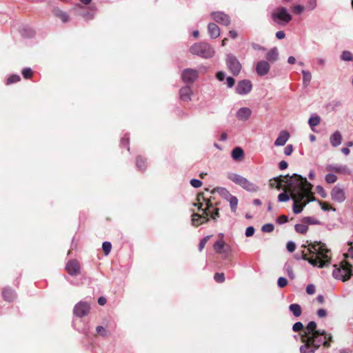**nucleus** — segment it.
<instances>
[{"instance_id":"obj_51","label":"nucleus","mask_w":353,"mask_h":353,"mask_svg":"<svg viewBox=\"0 0 353 353\" xmlns=\"http://www.w3.org/2000/svg\"><path fill=\"white\" fill-rule=\"evenodd\" d=\"M190 184L194 188H199L202 185V182L199 179H192L190 180Z\"/></svg>"},{"instance_id":"obj_21","label":"nucleus","mask_w":353,"mask_h":353,"mask_svg":"<svg viewBox=\"0 0 353 353\" xmlns=\"http://www.w3.org/2000/svg\"><path fill=\"white\" fill-rule=\"evenodd\" d=\"M290 138V134L288 132L283 130L281 131L276 141H274L275 146H283Z\"/></svg>"},{"instance_id":"obj_27","label":"nucleus","mask_w":353,"mask_h":353,"mask_svg":"<svg viewBox=\"0 0 353 353\" xmlns=\"http://www.w3.org/2000/svg\"><path fill=\"white\" fill-rule=\"evenodd\" d=\"M97 12V8L92 6L89 8V10L81 14L82 17L85 21L92 20L94 19Z\"/></svg>"},{"instance_id":"obj_55","label":"nucleus","mask_w":353,"mask_h":353,"mask_svg":"<svg viewBox=\"0 0 353 353\" xmlns=\"http://www.w3.org/2000/svg\"><path fill=\"white\" fill-rule=\"evenodd\" d=\"M274 180L275 181V182H276V184L272 183L271 185L275 186L277 189H280L281 183L283 181L281 179V176L275 177V178H274Z\"/></svg>"},{"instance_id":"obj_31","label":"nucleus","mask_w":353,"mask_h":353,"mask_svg":"<svg viewBox=\"0 0 353 353\" xmlns=\"http://www.w3.org/2000/svg\"><path fill=\"white\" fill-rule=\"evenodd\" d=\"M229 203L230 205L231 210L232 212H236L237 205H238V199L236 196L232 195L229 198L226 199Z\"/></svg>"},{"instance_id":"obj_4","label":"nucleus","mask_w":353,"mask_h":353,"mask_svg":"<svg viewBox=\"0 0 353 353\" xmlns=\"http://www.w3.org/2000/svg\"><path fill=\"white\" fill-rule=\"evenodd\" d=\"M190 52L194 55L204 59L212 58L215 54L214 48L207 42H199L193 44L190 48Z\"/></svg>"},{"instance_id":"obj_40","label":"nucleus","mask_w":353,"mask_h":353,"mask_svg":"<svg viewBox=\"0 0 353 353\" xmlns=\"http://www.w3.org/2000/svg\"><path fill=\"white\" fill-rule=\"evenodd\" d=\"M325 180L327 183H334L337 180V176L332 173H329L325 175Z\"/></svg>"},{"instance_id":"obj_47","label":"nucleus","mask_w":353,"mask_h":353,"mask_svg":"<svg viewBox=\"0 0 353 353\" xmlns=\"http://www.w3.org/2000/svg\"><path fill=\"white\" fill-rule=\"evenodd\" d=\"M96 332L97 334L102 336H107V331L106 329L103 326H97L96 327Z\"/></svg>"},{"instance_id":"obj_5","label":"nucleus","mask_w":353,"mask_h":353,"mask_svg":"<svg viewBox=\"0 0 353 353\" xmlns=\"http://www.w3.org/2000/svg\"><path fill=\"white\" fill-rule=\"evenodd\" d=\"M352 274V268L349 263L342 261L339 264L334 265L332 276L335 279L346 281L350 279Z\"/></svg>"},{"instance_id":"obj_25","label":"nucleus","mask_w":353,"mask_h":353,"mask_svg":"<svg viewBox=\"0 0 353 353\" xmlns=\"http://www.w3.org/2000/svg\"><path fill=\"white\" fill-rule=\"evenodd\" d=\"M265 58L267 61L274 63L279 59V51L276 48H272L266 54Z\"/></svg>"},{"instance_id":"obj_2","label":"nucleus","mask_w":353,"mask_h":353,"mask_svg":"<svg viewBox=\"0 0 353 353\" xmlns=\"http://www.w3.org/2000/svg\"><path fill=\"white\" fill-rule=\"evenodd\" d=\"M316 327L313 321L307 323L302 336L303 344L299 347L300 353H315L321 346L325 348L331 346L332 334L325 330H316Z\"/></svg>"},{"instance_id":"obj_45","label":"nucleus","mask_w":353,"mask_h":353,"mask_svg":"<svg viewBox=\"0 0 353 353\" xmlns=\"http://www.w3.org/2000/svg\"><path fill=\"white\" fill-rule=\"evenodd\" d=\"M288 284V281L286 278L280 276L277 280V285L279 288H282L286 286Z\"/></svg>"},{"instance_id":"obj_20","label":"nucleus","mask_w":353,"mask_h":353,"mask_svg":"<svg viewBox=\"0 0 353 353\" xmlns=\"http://www.w3.org/2000/svg\"><path fill=\"white\" fill-rule=\"evenodd\" d=\"M208 216L206 214H199L197 213H194L192 215V224L194 226L199 225L200 224H203L207 223L209 221Z\"/></svg>"},{"instance_id":"obj_8","label":"nucleus","mask_w":353,"mask_h":353,"mask_svg":"<svg viewBox=\"0 0 353 353\" xmlns=\"http://www.w3.org/2000/svg\"><path fill=\"white\" fill-rule=\"evenodd\" d=\"M225 63L228 70L234 76H237L239 74L242 66L236 56L231 53L227 54Z\"/></svg>"},{"instance_id":"obj_56","label":"nucleus","mask_w":353,"mask_h":353,"mask_svg":"<svg viewBox=\"0 0 353 353\" xmlns=\"http://www.w3.org/2000/svg\"><path fill=\"white\" fill-rule=\"evenodd\" d=\"M32 70L30 68H23V78L28 79L32 76Z\"/></svg>"},{"instance_id":"obj_9","label":"nucleus","mask_w":353,"mask_h":353,"mask_svg":"<svg viewBox=\"0 0 353 353\" xmlns=\"http://www.w3.org/2000/svg\"><path fill=\"white\" fill-rule=\"evenodd\" d=\"M211 17L215 22L222 26H228L231 23L230 17L223 12H212Z\"/></svg>"},{"instance_id":"obj_1","label":"nucleus","mask_w":353,"mask_h":353,"mask_svg":"<svg viewBox=\"0 0 353 353\" xmlns=\"http://www.w3.org/2000/svg\"><path fill=\"white\" fill-rule=\"evenodd\" d=\"M286 183L288 186L290 194L285 191L278 196L279 202H287L290 198L293 200L292 211L294 214L301 213L309 203L314 201L312 195V184L305 177L294 173L289 176Z\"/></svg>"},{"instance_id":"obj_42","label":"nucleus","mask_w":353,"mask_h":353,"mask_svg":"<svg viewBox=\"0 0 353 353\" xmlns=\"http://www.w3.org/2000/svg\"><path fill=\"white\" fill-rule=\"evenodd\" d=\"M274 229V225L272 223H266L264 224L261 230L263 232L270 233L272 232Z\"/></svg>"},{"instance_id":"obj_11","label":"nucleus","mask_w":353,"mask_h":353,"mask_svg":"<svg viewBox=\"0 0 353 353\" xmlns=\"http://www.w3.org/2000/svg\"><path fill=\"white\" fill-rule=\"evenodd\" d=\"M252 88V83L248 79H244L238 82L236 86V92L240 95H245L250 92Z\"/></svg>"},{"instance_id":"obj_58","label":"nucleus","mask_w":353,"mask_h":353,"mask_svg":"<svg viewBox=\"0 0 353 353\" xmlns=\"http://www.w3.org/2000/svg\"><path fill=\"white\" fill-rule=\"evenodd\" d=\"M316 190H317V192L321 196V197L325 198L327 196V194L322 186H321V185L316 186Z\"/></svg>"},{"instance_id":"obj_22","label":"nucleus","mask_w":353,"mask_h":353,"mask_svg":"<svg viewBox=\"0 0 353 353\" xmlns=\"http://www.w3.org/2000/svg\"><path fill=\"white\" fill-rule=\"evenodd\" d=\"M208 31L212 39H216L220 35V28L214 23H209L208 25Z\"/></svg>"},{"instance_id":"obj_53","label":"nucleus","mask_w":353,"mask_h":353,"mask_svg":"<svg viewBox=\"0 0 353 353\" xmlns=\"http://www.w3.org/2000/svg\"><path fill=\"white\" fill-rule=\"evenodd\" d=\"M121 145L122 146H127V150L129 151L130 150V147H129V137L128 136H125L124 137H123L121 140Z\"/></svg>"},{"instance_id":"obj_57","label":"nucleus","mask_w":353,"mask_h":353,"mask_svg":"<svg viewBox=\"0 0 353 353\" xmlns=\"http://www.w3.org/2000/svg\"><path fill=\"white\" fill-rule=\"evenodd\" d=\"M285 270H286V272H287L288 276L290 279H294L295 275H294L293 269L291 266L289 265V266L286 267Z\"/></svg>"},{"instance_id":"obj_3","label":"nucleus","mask_w":353,"mask_h":353,"mask_svg":"<svg viewBox=\"0 0 353 353\" xmlns=\"http://www.w3.org/2000/svg\"><path fill=\"white\" fill-rule=\"evenodd\" d=\"M307 250L310 256L308 257L307 253L302 252L301 259L307 261L312 266L322 268L330 263V250L326 248L325 244L321 242L310 243Z\"/></svg>"},{"instance_id":"obj_44","label":"nucleus","mask_w":353,"mask_h":353,"mask_svg":"<svg viewBox=\"0 0 353 353\" xmlns=\"http://www.w3.org/2000/svg\"><path fill=\"white\" fill-rule=\"evenodd\" d=\"M219 193L221 194L225 199L232 196L230 192L225 188H221L218 190Z\"/></svg>"},{"instance_id":"obj_60","label":"nucleus","mask_w":353,"mask_h":353,"mask_svg":"<svg viewBox=\"0 0 353 353\" xmlns=\"http://www.w3.org/2000/svg\"><path fill=\"white\" fill-rule=\"evenodd\" d=\"M293 149L292 145H288L284 149V154L287 156L290 155L293 152Z\"/></svg>"},{"instance_id":"obj_50","label":"nucleus","mask_w":353,"mask_h":353,"mask_svg":"<svg viewBox=\"0 0 353 353\" xmlns=\"http://www.w3.org/2000/svg\"><path fill=\"white\" fill-rule=\"evenodd\" d=\"M303 329V325L301 322H296L292 326V330L294 332H299Z\"/></svg>"},{"instance_id":"obj_28","label":"nucleus","mask_w":353,"mask_h":353,"mask_svg":"<svg viewBox=\"0 0 353 353\" xmlns=\"http://www.w3.org/2000/svg\"><path fill=\"white\" fill-rule=\"evenodd\" d=\"M289 310L295 317H299L301 315V313H302L301 307L297 303H292V304L290 305Z\"/></svg>"},{"instance_id":"obj_6","label":"nucleus","mask_w":353,"mask_h":353,"mask_svg":"<svg viewBox=\"0 0 353 353\" xmlns=\"http://www.w3.org/2000/svg\"><path fill=\"white\" fill-rule=\"evenodd\" d=\"M228 178L232 182L240 185L242 188L248 192H257L259 190L257 185L250 182L246 178L242 176L240 174L229 172L228 174Z\"/></svg>"},{"instance_id":"obj_54","label":"nucleus","mask_w":353,"mask_h":353,"mask_svg":"<svg viewBox=\"0 0 353 353\" xmlns=\"http://www.w3.org/2000/svg\"><path fill=\"white\" fill-rule=\"evenodd\" d=\"M254 228L253 226H248L246 230L245 234L247 237L252 236L254 233Z\"/></svg>"},{"instance_id":"obj_33","label":"nucleus","mask_w":353,"mask_h":353,"mask_svg":"<svg viewBox=\"0 0 353 353\" xmlns=\"http://www.w3.org/2000/svg\"><path fill=\"white\" fill-rule=\"evenodd\" d=\"M35 31L28 26L23 27V38H32L34 36Z\"/></svg>"},{"instance_id":"obj_32","label":"nucleus","mask_w":353,"mask_h":353,"mask_svg":"<svg viewBox=\"0 0 353 353\" xmlns=\"http://www.w3.org/2000/svg\"><path fill=\"white\" fill-rule=\"evenodd\" d=\"M341 59L344 61H353V54L350 51L344 50L341 54Z\"/></svg>"},{"instance_id":"obj_12","label":"nucleus","mask_w":353,"mask_h":353,"mask_svg":"<svg viewBox=\"0 0 353 353\" xmlns=\"http://www.w3.org/2000/svg\"><path fill=\"white\" fill-rule=\"evenodd\" d=\"M198 71L192 68L184 69L181 72V79L184 83H193L198 78Z\"/></svg>"},{"instance_id":"obj_63","label":"nucleus","mask_w":353,"mask_h":353,"mask_svg":"<svg viewBox=\"0 0 353 353\" xmlns=\"http://www.w3.org/2000/svg\"><path fill=\"white\" fill-rule=\"evenodd\" d=\"M320 205H321V209L323 210V211H329L330 210H333V211H335V209L333 208L332 207H330L326 203H320Z\"/></svg>"},{"instance_id":"obj_49","label":"nucleus","mask_w":353,"mask_h":353,"mask_svg":"<svg viewBox=\"0 0 353 353\" xmlns=\"http://www.w3.org/2000/svg\"><path fill=\"white\" fill-rule=\"evenodd\" d=\"M286 248L288 252H292L296 249V244L294 241H290L287 243Z\"/></svg>"},{"instance_id":"obj_30","label":"nucleus","mask_w":353,"mask_h":353,"mask_svg":"<svg viewBox=\"0 0 353 353\" xmlns=\"http://www.w3.org/2000/svg\"><path fill=\"white\" fill-rule=\"evenodd\" d=\"M243 150L240 147H236L235 148H234L232 151V157L234 159V160H237L240 158H241L243 156Z\"/></svg>"},{"instance_id":"obj_48","label":"nucleus","mask_w":353,"mask_h":353,"mask_svg":"<svg viewBox=\"0 0 353 353\" xmlns=\"http://www.w3.org/2000/svg\"><path fill=\"white\" fill-rule=\"evenodd\" d=\"M214 280L218 283H222L225 280V276L223 273H216L214 276Z\"/></svg>"},{"instance_id":"obj_15","label":"nucleus","mask_w":353,"mask_h":353,"mask_svg":"<svg viewBox=\"0 0 353 353\" xmlns=\"http://www.w3.org/2000/svg\"><path fill=\"white\" fill-rule=\"evenodd\" d=\"M270 70V65L265 60L259 61L256 65V72L260 77L266 75Z\"/></svg>"},{"instance_id":"obj_10","label":"nucleus","mask_w":353,"mask_h":353,"mask_svg":"<svg viewBox=\"0 0 353 353\" xmlns=\"http://www.w3.org/2000/svg\"><path fill=\"white\" fill-rule=\"evenodd\" d=\"M90 304L85 301H80L77 303L73 309L74 314L77 317H83L88 314L90 312Z\"/></svg>"},{"instance_id":"obj_34","label":"nucleus","mask_w":353,"mask_h":353,"mask_svg":"<svg viewBox=\"0 0 353 353\" xmlns=\"http://www.w3.org/2000/svg\"><path fill=\"white\" fill-rule=\"evenodd\" d=\"M225 243L223 241L219 240L214 243V249L217 253H223V249L224 248Z\"/></svg>"},{"instance_id":"obj_35","label":"nucleus","mask_w":353,"mask_h":353,"mask_svg":"<svg viewBox=\"0 0 353 353\" xmlns=\"http://www.w3.org/2000/svg\"><path fill=\"white\" fill-rule=\"evenodd\" d=\"M137 167L138 169L142 171H144L145 170V160L143 157H138L137 158Z\"/></svg>"},{"instance_id":"obj_23","label":"nucleus","mask_w":353,"mask_h":353,"mask_svg":"<svg viewBox=\"0 0 353 353\" xmlns=\"http://www.w3.org/2000/svg\"><path fill=\"white\" fill-rule=\"evenodd\" d=\"M53 14L59 18L63 23H67L70 20L68 14L59 8H54L52 10Z\"/></svg>"},{"instance_id":"obj_46","label":"nucleus","mask_w":353,"mask_h":353,"mask_svg":"<svg viewBox=\"0 0 353 353\" xmlns=\"http://www.w3.org/2000/svg\"><path fill=\"white\" fill-rule=\"evenodd\" d=\"M288 221V217L285 215H281L276 220V223L279 225H282L283 223H287Z\"/></svg>"},{"instance_id":"obj_52","label":"nucleus","mask_w":353,"mask_h":353,"mask_svg":"<svg viewBox=\"0 0 353 353\" xmlns=\"http://www.w3.org/2000/svg\"><path fill=\"white\" fill-rule=\"evenodd\" d=\"M316 291V288L314 284H309L306 288V292L310 294H314Z\"/></svg>"},{"instance_id":"obj_19","label":"nucleus","mask_w":353,"mask_h":353,"mask_svg":"<svg viewBox=\"0 0 353 353\" xmlns=\"http://www.w3.org/2000/svg\"><path fill=\"white\" fill-rule=\"evenodd\" d=\"M252 114V110L249 108H241L236 112V117L240 121H247Z\"/></svg>"},{"instance_id":"obj_13","label":"nucleus","mask_w":353,"mask_h":353,"mask_svg":"<svg viewBox=\"0 0 353 353\" xmlns=\"http://www.w3.org/2000/svg\"><path fill=\"white\" fill-rule=\"evenodd\" d=\"M198 209L199 210L203 212V214H206V216H210L214 221H216L217 219L219 217V208L213 209L212 204L211 203L208 202L207 206L205 209H202V204L200 203Z\"/></svg>"},{"instance_id":"obj_18","label":"nucleus","mask_w":353,"mask_h":353,"mask_svg":"<svg viewBox=\"0 0 353 353\" xmlns=\"http://www.w3.org/2000/svg\"><path fill=\"white\" fill-rule=\"evenodd\" d=\"M192 90L188 85L182 87L179 90V97L181 100L185 102L190 101L192 100Z\"/></svg>"},{"instance_id":"obj_7","label":"nucleus","mask_w":353,"mask_h":353,"mask_svg":"<svg viewBox=\"0 0 353 353\" xmlns=\"http://www.w3.org/2000/svg\"><path fill=\"white\" fill-rule=\"evenodd\" d=\"M271 19L274 23L284 26L292 20V15L284 7H279L271 13Z\"/></svg>"},{"instance_id":"obj_39","label":"nucleus","mask_w":353,"mask_h":353,"mask_svg":"<svg viewBox=\"0 0 353 353\" xmlns=\"http://www.w3.org/2000/svg\"><path fill=\"white\" fill-rule=\"evenodd\" d=\"M102 248L105 256L108 255L112 249V244L109 241H104L102 244Z\"/></svg>"},{"instance_id":"obj_17","label":"nucleus","mask_w":353,"mask_h":353,"mask_svg":"<svg viewBox=\"0 0 353 353\" xmlns=\"http://www.w3.org/2000/svg\"><path fill=\"white\" fill-rule=\"evenodd\" d=\"M326 170L340 174H350V170L347 166L340 164H329L325 167Z\"/></svg>"},{"instance_id":"obj_29","label":"nucleus","mask_w":353,"mask_h":353,"mask_svg":"<svg viewBox=\"0 0 353 353\" xmlns=\"http://www.w3.org/2000/svg\"><path fill=\"white\" fill-rule=\"evenodd\" d=\"M301 73L303 74V84L304 86H307L312 79V74L311 72L307 70H302Z\"/></svg>"},{"instance_id":"obj_43","label":"nucleus","mask_w":353,"mask_h":353,"mask_svg":"<svg viewBox=\"0 0 353 353\" xmlns=\"http://www.w3.org/2000/svg\"><path fill=\"white\" fill-rule=\"evenodd\" d=\"M211 237V235H208V236H205V237H203L199 244V252H201L203 250V249L204 248L206 243L208 242V241L210 239Z\"/></svg>"},{"instance_id":"obj_41","label":"nucleus","mask_w":353,"mask_h":353,"mask_svg":"<svg viewBox=\"0 0 353 353\" xmlns=\"http://www.w3.org/2000/svg\"><path fill=\"white\" fill-rule=\"evenodd\" d=\"M316 0H307V4L305 6V9L310 11L313 10L316 8Z\"/></svg>"},{"instance_id":"obj_62","label":"nucleus","mask_w":353,"mask_h":353,"mask_svg":"<svg viewBox=\"0 0 353 353\" xmlns=\"http://www.w3.org/2000/svg\"><path fill=\"white\" fill-rule=\"evenodd\" d=\"M303 9L304 8L301 5H296L293 8L294 12L298 14H301L303 12Z\"/></svg>"},{"instance_id":"obj_38","label":"nucleus","mask_w":353,"mask_h":353,"mask_svg":"<svg viewBox=\"0 0 353 353\" xmlns=\"http://www.w3.org/2000/svg\"><path fill=\"white\" fill-rule=\"evenodd\" d=\"M321 122V118L319 116L311 117L309 119L308 123L310 127H314L318 125Z\"/></svg>"},{"instance_id":"obj_36","label":"nucleus","mask_w":353,"mask_h":353,"mask_svg":"<svg viewBox=\"0 0 353 353\" xmlns=\"http://www.w3.org/2000/svg\"><path fill=\"white\" fill-rule=\"evenodd\" d=\"M294 229L298 233L305 234L308 230V226L307 225L298 223L295 225Z\"/></svg>"},{"instance_id":"obj_37","label":"nucleus","mask_w":353,"mask_h":353,"mask_svg":"<svg viewBox=\"0 0 353 353\" xmlns=\"http://www.w3.org/2000/svg\"><path fill=\"white\" fill-rule=\"evenodd\" d=\"M21 80V77L19 75H17V74H12L10 75L8 79H7V81H6V84L7 85H10V84H12V83H17V82H19Z\"/></svg>"},{"instance_id":"obj_26","label":"nucleus","mask_w":353,"mask_h":353,"mask_svg":"<svg viewBox=\"0 0 353 353\" xmlns=\"http://www.w3.org/2000/svg\"><path fill=\"white\" fill-rule=\"evenodd\" d=\"M2 296L4 300L8 302L12 301L16 298L14 291L10 288H6L3 289Z\"/></svg>"},{"instance_id":"obj_64","label":"nucleus","mask_w":353,"mask_h":353,"mask_svg":"<svg viewBox=\"0 0 353 353\" xmlns=\"http://www.w3.org/2000/svg\"><path fill=\"white\" fill-rule=\"evenodd\" d=\"M316 314L319 317L323 318L327 316V311L325 309L321 308L317 310Z\"/></svg>"},{"instance_id":"obj_59","label":"nucleus","mask_w":353,"mask_h":353,"mask_svg":"<svg viewBox=\"0 0 353 353\" xmlns=\"http://www.w3.org/2000/svg\"><path fill=\"white\" fill-rule=\"evenodd\" d=\"M226 83H227L228 87L231 88H232L234 85L235 80H234V79L233 77H228L226 79Z\"/></svg>"},{"instance_id":"obj_24","label":"nucleus","mask_w":353,"mask_h":353,"mask_svg":"<svg viewBox=\"0 0 353 353\" xmlns=\"http://www.w3.org/2000/svg\"><path fill=\"white\" fill-rule=\"evenodd\" d=\"M330 141L332 146L336 148L341 145L342 141V136L339 131H335L330 135Z\"/></svg>"},{"instance_id":"obj_16","label":"nucleus","mask_w":353,"mask_h":353,"mask_svg":"<svg viewBox=\"0 0 353 353\" xmlns=\"http://www.w3.org/2000/svg\"><path fill=\"white\" fill-rule=\"evenodd\" d=\"M65 270L70 275L76 276L80 272L79 263L77 260H70L67 263Z\"/></svg>"},{"instance_id":"obj_14","label":"nucleus","mask_w":353,"mask_h":353,"mask_svg":"<svg viewBox=\"0 0 353 353\" xmlns=\"http://www.w3.org/2000/svg\"><path fill=\"white\" fill-rule=\"evenodd\" d=\"M331 197L333 201L338 203H343L346 198L344 190L338 185L332 190Z\"/></svg>"},{"instance_id":"obj_61","label":"nucleus","mask_w":353,"mask_h":353,"mask_svg":"<svg viewBox=\"0 0 353 353\" xmlns=\"http://www.w3.org/2000/svg\"><path fill=\"white\" fill-rule=\"evenodd\" d=\"M216 79L220 81H222L225 79V73L223 71H219L216 74Z\"/></svg>"}]
</instances>
